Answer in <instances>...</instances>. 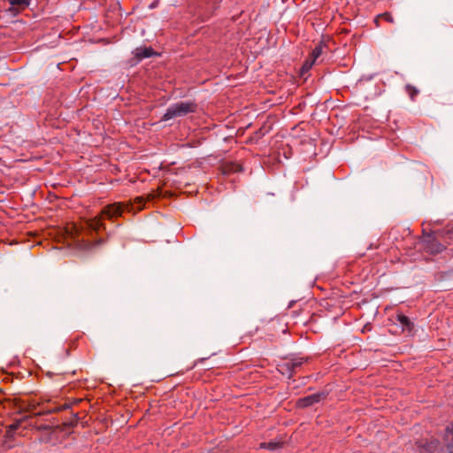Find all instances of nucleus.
<instances>
[{
  "mask_svg": "<svg viewBox=\"0 0 453 453\" xmlns=\"http://www.w3.org/2000/svg\"><path fill=\"white\" fill-rule=\"evenodd\" d=\"M123 205L120 203H116L110 204L104 208L101 214L99 216H96L93 219H87L85 221V226H77L75 224H73L68 228V233L72 236V238L75 239L77 238L80 234L84 230L88 231H95L98 232L100 228H105L104 223L102 222L103 216L107 217L109 219H111L114 217L120 216L123 211Z\"/></svg>",
  "mask_w": 453,
  "mask_h": 453,
  "instance_id": "1",
  "label": "nucleus"
},
{
  "mask_svg": "<svg viewBox=\"0 0 453 453\" xmlns=\"http://www.w3.org/2000/svg\"><path fill=\"white\" fill-rule=\"evenodd\" d=\"M197 109V104L194 101H181L170 105L165 113L163 115L161 120L167 121L172 119L184 117L188 113L195 112Z\"/></svg>",
  "mask_w": 453,
  "mask_h": 453,
  "instance_id": "2",
  "label": "nucleus"
},
{
  "mask_svg": "<svg viewBox=\"0 0 453 453\" xmlns=\"http://www.w3.org/2000/svg\"><path fill=\"white\" fill-rule=\"evenodd\" d=\"M326 397V393L322 391L316 394H312L307 395L305 397L300 398L297 401V406L301 408L310 407L320 401L324 400Z\"/></svg>",
  "mask_w": 453,
  "mask_h": 453,
  "instance_id": "3",
  "label": "nucleus"
},
{
  "mask_svg": "<svg viewBox=\"0 0 453 453\" xmlns=\"http://www.w3.org/2000/svg\"><path fill=\"white\" fill-rule=\"evenodd\" d=\"M10 4V8L8 9L13 15L18 14L21 11L25 10L31 4V0H7Z\"/></svg>",
  "mask_w": 453,
  "mask_h": 453,
  "instance_id": "4",
  "label": "nucleus"
},
{
  "mask_svg": "<svg viewBox=\"0 0 453 453\" xmlns=\"http://www.w3.org/2000/svg\"><path fill=\"white\" fill-rule=\"evenodd\" d=\"M134 57L138 61L143 58H150L155 54L154 50L150 47H140L136 48L134 51Z\"/></svg>",
  "mask_w": 453,
  "mask_h": 453,
  "instance_id": "5",
  "label": "nucleus"
},
{
  "mask_svg": "<svg viewBox=\"0 0 453 453\" xmlns=\"http://www.w3.org/2000/svg\"><path fill=\"white\" fill-rule=\"evenodd\" d=\"M396 321L402 326L403 331L407 330L411 333L414 327V324L403 314H398L396 316Z\"/></svg>",
  "mask_w": 453,
  "mask_h": 453,
  "instance_id": "6",
  "label": "nucleus"
},
{
  "mask_svg": "<svg viewBox=\"0 0 453 453\" xmlns=\"http://www.w3.org/2000/svg\"><path fill=\"white\" fill-rule=\"evenodd\" d=\"M420 448H423L426 452H434L439 447V441L437 440H431L426 443H421Z\"/></svg>",
  "mask_w": 453,
  "mask_h": 453,
  "instance_id": "7",
  "label": "nucleus"
},
{
  "mask_svg": "<svg viewBox=\"0 0 453 453\" xmlns=\"http://www.w3.org/2000/svg\"><path fill=\"white\" fill-rule=\"evenodd\" d=\"M281 442L279 441H269V442H262L260 443L261 449H265L271 451H274L277 449L280 448Z\"/></svg>",
  "mask_w": 453,
  "mask_h": 453,
  "instance_id": "8",
  "label": "nucleus"
},
{
  "mask_svg": "<svg viewBox=\"0 0 453 453\" xmlns=\"http://www.w3.org/2000/svg\"><path fill=\"white\" fill-rule=\"evenodd\" d=\"M280 372L283 374V375H287L288 378H291L292 375H293V370L290 368V365L288 364V361L284 362L283 364H281L280 365Z\"/></svg>",
  "mask_w": 453,
  "mask_h": 453,
  "instance_id": "9",
  "label": "nucleus"
},
{
  "mask_svg": "<svg viewBox=\"0 0 453 453\" xmlns=\"http://www.w3.org/2000/svg\"><path fill=\"white\" fill-rule=\"evenodd\" d=\"M288 362L290 365V368L293 370V372H295L296 370L303 364L304 358L296 357V358H293L291 360H288Z\"/></svg>",
  "mask_w": 453,
  "mask_h": 453,
  "instance_id": "10",
  "label": "nucleus"
},
{
  "mask_svg": "<svg viewBox=\"0 0 453 453\" xmlns=\"http://www.w3.org/2000/svg\"><path fill=\"white\" fill-rule=\"evenodd\" d=\"M380 19H384L386 21H388L389 23L395 22L394 18L392 17V15L389 12H384L376 17L374 22L376 23L377 27H379Z\"/></svg>",
  "mask_w": 453,
  "mask_h": 453,
  "instance_id": "11",
  "label": "nucleus"
},
{
  "mask_svg": "<svg viewBox=\"0 0 453 453\" xmlns=\"http://www.w3.org/2000/svg\"><path fill=\"white\" fill-rule=\"evenodd\" d=\"M448 435H447V448L449 453H453V426L452 429L449 430V428H447Z\"/></svg>",
  "mask_w": 453,
  "mask_h": 453,
  "instance_id": "12",
  "label": "nucleus"
},
{
  "mask_svg": "<svg viewBox=\"0 0 453 453\" xmlns=\"http://www.w3.org/2000/svg\"><path fill=\"white\" fill-rule=\"evenodd\" d=\"M324 45L322 43H319L315 47V49L311 52V58L313 61H315L322 53Z\"/></svg>",
  "mask_w": 453,
  "mask_h": 453,
  "instance_id": "13",
  "label": "nucleus"
},
{
  "mask_svg": "<svg viewBox=\"0 0 453 453\" xmlns=\"http://www.w3.org/2000/svg\"><path fill=\"white\" fill-rule=\"evenodd\" d=\"M406 91L409 94L411 100H414V97L418 94V89L411 85L406 86Z\"/></svg>",
  "mask_w": 453,
  "mask_h": 453,
  "instance_id": "14",
  "label": "nucleus"
},
{
  "mask_svg": "<svg viewBox=\"0 0 453 453\" xmlns=\"http://www.w3.org/2000/svg\"><path fill=\"white\" fill-rule=\"evenodd\" d=\"M315 61L311 58V60H306L305 63L303 65L302 71L303 72H308Z\"/></svg>",
  "mask_w": 453,
  "mask_h": 453,
  "instance_id": "15",
  "label": "nucleus"
},
{
  "mask_svg": "<svg viewBox=\"0 0 453 453\" xmlns=\"http://www.w3.org/2000/svg\"><path fill=\"white\" fill-rule=\"evenodd\" d=\"M103 242H104V240L103 239H99L95 243H91V242L86 243V247L92 248V247H94L96 245L102 244Z\"/></svg>",
  "mask_w": 453,
  "mask_h": 453,
  "instance_id": "16",
  "label": "nucleus"
},
{
  "mask_svg": "<svg viewBox=\"0 0 453 453\" xmlns=\"http://www.w3.org/2000/svg\"><path fill=\"white\" fill-rule=\"evenodd\" d=\"M20 425V421H18L11 426H9L8 427L11 428L13 432H15V430Z\"/></svg>",
  "mask_w": 453,
  "mask_h": 453,
  "instance_id": "17",
  "label": "nucleus"
},
{
  "mask_svg": "<svg viewBox=\"0 0 453 453\" xmlns=\"http://www.w3.org/2000/svg\"><path fill=\"white\" fill-rule=\"evenodd\" d=\"M13 434H14V432L11 428L8 427L6 430V436L12 437Z\"/></svg>",
  "mask_w": 453,
  "mask_h": 453,
  "instance_id": "18",
  "label": "nucleus"
},
{
  "mask_svg": "<svg viewBox=\"0 0 453 453\" xmlns=\"http://www.w3.org/2000/svg\"><path fill=\"white\" fill-rule=\"evenodd\" d=\"M136 200H137V202H138V203H139V204H140V205L138 206V209H139V210H141V209H142V198H141V197H137V198H136Z\"/></svg>",
  "mask_w": 453,
  "mask_h": 453,
  "instance_id": "19",
  "label": "nucleus"
}]
</instances>
